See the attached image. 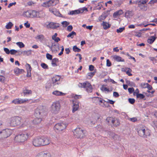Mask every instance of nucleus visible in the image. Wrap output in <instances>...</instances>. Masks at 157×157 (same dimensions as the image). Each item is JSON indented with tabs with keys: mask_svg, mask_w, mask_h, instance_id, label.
Segmentation results:
<instances>
[{
	"mask_svg": "<svg viewBox=\"0 0 157 157\" xmlns=\"http://www.w3.org/2000/svg\"><path fill=\"white\" fill-rule=\"evenodd\" d=\"M157 2V0H151L149 2L148 4H153L156 3Z\"/></svg>",
	"mask_w": 157,
	"mask_h": 157,
	"instance_id": "nucleus-61",
	"label": "nucleus"
},
{
	"mask_svg": "<svg viewBox=\"0 0 157 157\" xmlns=\"http://www.w3.org/2000/svg\"><path fill=\"white\" fill-rule=\"evenodd\" d=\"M42 146L48 145L51 142L50 139L48 137H40Z\"/></svg>",
	"mask_w": 157,
	"mask_h": 157,
	"instance_id": "nucleus-11",
	"label": "nucleus"
},
{
	"mask_svg": "<svg viewBox=\"0 0 157 157\" xmlns=\"http://www.w3.org/2000/svg\"><path fill=\"white\" fill-rule=\"evenodd\" d=\"M23 93L24 95H25L31 94L32 92L31 90L25 88L23 90Z\"/></svg>",
	"mask_w": 157,
	"mask_h": 157,
	"instance_id": "nucleus-30",
	"label": "nucleus"
},
{
	"mask_svg": "<svg viewBox=\"0 0 157 157\" xmlns=\"http://www.w3.org/2000/svg\"><path fill=\"white\" fill-rule=\"evenodd\" d=\"M106 17L104 16L103 15H101L100 17L99 18V20L100 21H101L102 20H104Z\"/></svg>",
	"mask_w": 157,
	"mask_h": 157,
	"instance_id": "nucleus-62",
	"label": "nucleus"
},
{
	"mask_svg": "<svg viewBox=\"0 0 157 157\" xmlns=\"http://www.w3.org/2000/svg\"><path fill=\"white\" fill-rule=\"evenodd\" d=\"M50 6H54L59 3V0H49Z\"/></svg>",
	"mask_w": 157,
	"mask_h": 157,
	"instance_id": "nucleus-25",
	"label": "nucleus"
},
{
	"mask_svg": "<svg viewBox=\"0 0 157 157\" xmlns=\"http://www.w3.org/2000/svg\"><path fill=\"white\" fill-rule=\"evenodd\" d=\"M41 6L43 7L48 8L50 6L49 1L44 2Z\"/></svg>",
	"mask_w": 157,
	"mask_h": 157,
	"instance_id": "nucleus-38",
	"label": "nucleus"
},
{
	"mask_svg": "<svg viewBox=\"0 0 157 157\" xmlns=\"http://www.w3.org/2000/svg\"><path fill=\"white\" fill-rule=\"evenodd\" d=\"M73 49L74 51L77 52H79L80 50V49L78 48L76 46H75L73 47Z\"/></svg>",
	"mask_w": 157,
	"mask_h": 157,
	"instance_id": "nucleus-48",
	"label": "nucleus"
},
{
	"mask_svg": "<svg viewBox=\"0 0 157 157\" xmlns=\"http://www.w3.org/2000/svg\"><path fill=\"white\" fill-rule=\"evenodd\" d=\"M105 101L103 100L101 98V100L99 101V102L98 104L99 105L101 106L104 107L105 106V105L104 104V102Z\"/></svg>",
	"mask_w": 157,
	"mask_h": 157,
	"instance_id": "nucleus-42",
	"label": "nucleus"
},
{
	"mask_svg": "<svg viewBox=\"0 0 157 157\" xmlns=\"http://www.w3.org/2000/svg\"><path fill=\"white\" fill-rule=\"evenodd\" d=\"M122 71L125 72L129 76L132 75V74L131 73L132 70L130 68L127 67H125L124 68H122Z\"/></svg>",
	"mask_w": 157,
	"mask_h": 157,
	"instance_id": "nucleus-20",
	"label": "nucleus"
},
{
	"mask_svg": "<svg viewBox=\"0 0 157 157\" xmlns=\"http://www.w3.org/2000/svg\"><path fill=\"white\" fill-rule=\"evenodd\" d=\"M134 35L136 37H139L141 36V33L140 32H135Z\"/></svg>",
	"mask_w": 157,
	"mask_h": 157,
	"instance_id": "nucleus-56",
	"label": "nucleus"
},
{
	"mask_svg": "<svg viewBox=\"0 0 157 157\" xmlns=\"http://www.w3.org/2000/svg\"><path fill=\"white\" fill-rule=\"evenodd\" d=\"M28 137L27 134H22L17 136L15 139L19 143H22L27 140Z\"/></svg>",
	"mask_w": 157,
	"mask_h": 157,
	"instance_id": "nucleus-8",
	"label": "nucleus"
},
{
	"mask_svg": "<svg viewBox=\"0 0 157 157\" xmlns=\"http://www.w3.org/2000/svg\"><path fill=\"white\" fill-rule=\"evenodd\" d=\"M28 101V100L27 99H21L18 98L16 99L13 100L12 102L13 103H14L15 104H22Z\"/></svg>",
	"mask_w": 157,
	"mask_h": 157,
	"instance_id": "nucleus-14",
	"label": "nucleus"
},
{
	"mask_svg": "<svg viewBox=\"0 0 157 157\" xmlns=\"http://www.w3.org/2000/svg\"><path fill=\"white\" fill-rule=\"evenodd\" d=\"M133 15V13L132 11L127 10L125 13V17L127 18H130Z\"/></svg>",
	"mask_w": 157,
	"mask_h": 157,
	"instance_id": "nucleus-22",
	"label": "nucleus"
},
{
	"mask_svg": "<svg viewBox=\"0 0 157 157\" xmlns=\"http://www.w3.org/2000/svg\"><path fill=\"white\" fill-rule=\"evenodd\" d=\"M156 35L155 36H151L148 40L147 42L150 44H152L156 39Z\"/></svg>",
	"mask_w": 157,
	"mask_h": 157,
	"instance_id": "nucleus-27",
	"label": "nucleus"
},
{
	"mask_svg": "<svg viewBox=\"0 0 157 157\" xmlns=\"http://www.w3.org/2000/svg\"><path fill=\"white\" fill-rule=\"evenodd\" d=\"M4 50L5 52L7 54H9L10 53V51L7 48H4Z\"/></svg>",
	"mask_w": 157,
	"mask_h": 157,
	"instance_id": "nucleus-60",
	"label": "nucleus"
},
{
	"mask_svg": "<svg viewBox=\"0 0 157 157\" xmlns=\"http://www.w3.org/2000/svg\"><path fill=\"white\" fill-rule=\"evenodd\" d=\"M59 60L57 58H55L53 59L52 61V64L53 67L56 66L57 65L56 63L58 62Z\"/></svg>",
	"mask_w": 157,
	"mask_h": 157,
	"instance_id": "nucleus-35",
	"label": "nucleus"
},
{
	"mask_svg": "<svg viewBox=\"0 0 157 157\" xmlns=\"http://www.w3.org/2000/svg\"><path fill=\"white\" fill-rule=\"evenodd\" d=\"M16 44L20 48H23L25 47V45L22 42H17Z\"/></svg>",
	"mask_w": 157,
	"mask_h": 157,
	"instance_id": "nucleus-44",
	"label": "nucleus"
},
{
	"mask_svg": "<svg viewBox=\"0 0 157 157\" xmlns=\"http://www.w3.org/2000/svg\"><path fill=\"white\" fill-rule=\"evenodd\" d=\"M137 130L139 135L140 136L146 137L150 135V131L143 125H138Z\"/></svg>",
	"mask_w": 157,
	"mask_h": 157,
	"instance_id": "nucleus-1",
	"label": "nucleus"
},
{
	"mask_svg": "<svg viewBox=\"0 0 157 157\" xmlns=\"http://www.w3.org/2000/svg\"><path fill=\"white\" fill-rule=\"evenodd\" d=\"M79 86L82 88H86L88 92L90 93L92 92V88L90 84L88 82L83 83H80L79 84Z\"/></svg>",
	"mask_w": 157,
	"mask_h": 157,
	"instance_id": "nucleus-5",
	"label": "nucleus"
},
{
	"mask_svg": "<svg viewBox=\"0 0 157 157\" xmlns=\"http://www.w3.org/2000/svg\"><path fill=\"white\" fill-rule=\"evenodd\" d=\"M111 65V63L109 60L108 59L106 60V66L108 67H110Z\"/></svg>",
	"mask_w": 157,
	"mask_h": 157,
	"instance_id": "nucleus-64",
	"label": "nucleus"
},
{
	"mask_svg": "<svg viewBox=\"0 0 157 157\" xmlns=\"http://www.w3.org/2000/svg\"><path fill=\"white\" fill-rule=\"evenodd\" d=\"M60 78V77L58 75H56L53 77L52 79V83L53 85H55L56 84H59Z\"/></svg>",
	"mask_w": 157,
	"mask_h": 157,
	"instance_id": "nucleus-17",
	"label": "nucleus"
},
{
	"mask_svg": "<svg viewBox=\"0 0 157 157\" xmlns=\"http://www.w3.org/2000/svg\"><path fill=\"white\" fill-rule=\"evenodd\" d=\"M128 119L129 121L134 122L137 121V120L136 117L128 118Z\"/></svg>",
	"mask_w": 157,
	"mask_h": 157,
	"instance_id": "nucleus-52",
	"label": "nucleus"
},
{
	"mask_svg": "<svg viewBox=\"0 0 157 157\" xmlns=\"http://www.w3.org/2000/svg\"><path fill=\"white\" fill-rule=\"evenodd\" d=\"M37 17H38V18L43 17L45 16V13L43 12H38V14H37Z\"/></svg>",
	"mask_w": 157,
	"mask_h": 157,
	"instance_id": "nucleus-39",
	"label": "nucleus"
},
{
	"mask_svg": "<svg viewBox=\"0 0 157 157\" xmlns=\"http://www.w3.org/2000/svg\"><path fill=\"white\" fill-rule=\"evenodd\" d=\"M113 124L114 126L116 127L119 126L120 124V121L117 118H115Z\"/></svg>",
	"mask_w": 157,
	"mask_h": 157,
	"instance_id": "nucleus-31",
	"label": "nucleus"
},
{
	"mask_svg": "<svg viewBox=\"0 0 157 157\" xmlns=\"http://www.w3.org/2000/svg\"><path fill=\"white\" fill-rule=\"evenodd\" d=\"M44 38V36L43 35H40L37 36L36 38L39 40H43Z\"/></svg>",
	"mask_w": 157,
	"mask_h": 157,
	"instance_id": "nucleus-55",
	"label": "nucleus"
},
{
	"mask_svg": "<svg viewBox=\"0 0 157 157\" xmlns=\"http://www.w3.org/2000/svg\"><path fill=\"white\" fill-rule=\"evenodd\" d=\"M101 98L98 97H95L93 98V100L94 101V102L96 103L97 105L98 104L99 101L101 100Z\"/></svg>",
	"mask_w": 157,
	"mask_h": 157,
	"instance_id": "nucleus-37",
	"label": "nucleus"
},
{
	"mask_svg": "<svg viewBox=\"0 0 157 157\" xmlns=\"http://www.w3.org/2000/svg\"><path fill=\"white\" fill-rule=\"evenodd\" d=\"M76 35V33L74 31H72L67 35V37H71V38H73L74 36Z\"/></svg>",
	"mask_w": 157,
	"mask_h": 157,
	"instance_id": "nucleus-41",
	"label": "nucleus"
},
{
	"mask_svg": "<svg viewBox=\"0 0 157 157\" xmlns=\"http://www.w3.org/2000/svg\"><path fill=\"white\" fill-rule=\"evenodd\" d=\"M54 13H53L54 15L58 16H60L61 14H60L59 12V11L57 9L56 10V11L55 12H54Z\"/></svg>",
	"mask_w": 157,
	"mask_h": 157,
	"instance_id": "nucleus-50",
	"label": "nucleus"
},
{
	"mask_svg": "<svg viewBox=\"0 0 157 157\" xmlns=\"http://www.w3.org/2000/svg\"><path fill=\"white\" fill-rule=\"evenodd\" d=\"M136 95L137 98L140 99H143L145 97V96L141 94H138Z\"/></svg>",
	"mask_w": 157,
	"mask_h": 157,
	"instance_id": "nucleus-46",
	"label": "nucleus"
},
{
	"mask_svg": "<svg viewBox=\"0 0 157 157\" xmlns=\"http://www.w3.org/2000/svg\"><path fill=\"white\" fill-rule=\"evenodd\" d=\"M59 27V24L57 23L50 22L46 25V27L48 29H56Z\"/></svg>",
	"mask_w": 157,
	"mask_h": 157,
	"instance_id": "nucleus-15",
	"label": "nucleus"
},
{
	"mask_svg": "<svg viewBox=\"0 0 157 157\" xmlns=\"http://www.w3.org/2000/svg\"><path fill=\"white\" fill-rule=\"evenodd\" d=\"M41 66L44 69H47L48 68V66L44 63H42L41 64Z\"/></svg>",
	"mask_w": 157,
	"mask_h": 157,
	"instance_id": "nucleus-47",
	"label": "nucleus"
},
{
	"mask_svg": "<svg viewBox=\"0 0 157 157\" xmlns=\"http://www.w3.org/2000/svg\"><path fill=\"white\" fill-rule=\"evenodd\" d=\"M53 52H55L59 50V45L58 43H52L51 46H48Z\"/></svg>",
	"mask_w": 157,
	"mask_h": 157,
	"instance_id": "nucleus-13",
	"label": "nucleus"
},
{
	"mask_svg": "<svg viewBox=\"0 0 157 157\" xmlns=\"http://www.w3.org/2000/svg\"><path fill=\"white\" fill-rule=\"evenodd\" d=\"M26 67L27 68L28 77H30L31 76V68L30 64L27 63L26 65Z\"/></svg>",
	"mask_w": 157,
	"mask_h": 157,
	"instance_id": "nucleus-26",
	"label": "nucleus"
},
{
	"mask_svg": "<svg viewBox=\"0 0 157 157\" xmlns=\"http://www.w3.org/2000/svg\"><path fill=\"white\" fill-rule=\"evenodd\" d=\"M115 118H113L111 117H108L106 118V120L109 123H111L113 124Z\"/></svg>",
	"mask_w": 157,
	"mask_h": 157,
	"instance_id": "nucleus-40",
	"label": "nucleus"
},
{
	"mask_svg": "<svg viewBox=\"0 0 157 157\" xmlns=\"http://www.w3.org/2000/svg\"><path fill=\"white\" fill-rule=\"evenodd\" d=\"M56 9L55 8H50L49 9V11L52 13H54L56 11Z\"/></svg>",
	"mask_w": 157,
	"mask_h": 157,
	"instance_id": "nucleus-49",
	"label": "nucleus"
},
{
	"mask_svg": "<svg viewBox=\"0 0 157 157\" xmlns=\"http://www.w3.org/2000/svg\"><path fill=\"white\" fill-rule=\"evenodd\" d=\"M140 86L143 89L147 88L148 90H151L153 89L152 86L148 83L145 82L141 83Z\"/></svg>",
	"mask_w": 157,
	"mask_h": 157,
	"instance_id": "nucleus-16",
	"label": "nucleus"
},
{
	"mask_svg": "<svg viewBox=\"0 0 157 157\" xmlns=\"http://www.w3.org/2000/svg\"><path fill=\"white\" fill-rule=\"evenodd\" d=\"M85 131L81 128L77 127L73 130V133L74 136L77 138H81L85 136Z\"/></svg>",
	"mask_w": 157,
	"mask_h": 157,
	"instance_id": "nucleus-3",
	"label": "nucleus"
},
{
	"mask_svg": "<svg viewBox=\"0 0 157 157\" xmlns=\"http://www.w3.org/2000/svg\"><path fill=\"white\" fill-rule=\"evenodd\" d=\"M20 54H23L24 55L29 56L31 54V51L30 50L28 51H24L23 52H21Z\"/></svg>",
	"mask_w": 157,
	"mask_h": 157,
	"instance_id": "nucleus-33",
	"label": "nucleus"
},
{
	"mask_svg": "<svg viewBox=\"0 0 157 157\" xmlns=\"http://www.w3.org/2000/svg\"><path fill=\"white\" fill-rule=\"evenodd\" d=\"M21 118L19 117H14L11 118L10 124L12 126H15L21 124Z\"/></svg>",
	"mask_w": 157,
	"mask_h": 157,
	"instance_id": "nucleus-6",
	"label": "nucleus"
},
{
	"mask_svg": "<svg viewBox=\"0 0 157 157\" xmlns=\"http://www.w3.org/2000/svg\"><path fill=\"white\" fill-rule=\"evenodd\" d=\"M148 0H139L137 2H138V6L139 7H140V6L142 5H144L148 1Z\"/></svg>",
	"mask_w": 157,
	"mask_h": 157,
	"instance_id": "nucleus-29",
	"label": "nucleus"
},
{
	"mask_svg": "<svg viewBox=\"0 0 157 157\" xmlns=\"http://www.w3.org/2000/svg\"><path fill=\"white\" fill-rule=\"evenodd\" d=\"M18 52V51L14 49H12L10 50V53L11 55L15 54Z\"/></svg>",
	"mask_w": 157,
	"mask_h": 157,
	"instance_id": "nucleus-53",
	"label": "nucleus"
},
{
	"mask_svg": "<svg viewBox=\"0 0 157 157\" xmlns=\"http://www.w3.org/2000/svg\"><path fill=\"white\" fill-rule=\"evenodd\" d=\"M43 110L39 108H37L35 111V116L37 117L33 121V123L37 124L40 123L42 120V117L43 114Z\"/></svg>",
	"mask_w": 157,
	"mask_h": 157,
	"instance_id": "nucleus-2",
	"label": "nucleus"
},
{
	"mask_svg": "<svg viewBox=\"0 0 157 157\" xmlns=\"http://www.w3.org/2000/svg\"><path fill=\"white\" fill-rule=\"evenodd\" d=\"M11 134V130L8 129H3L0 132V140L7 138Z\"/></svg>",
	"mask_w": 157,
	"mask_h": 157,
	"instance_id": "nucleus-7",
	"label": "nucleus"
},
{
	"mask_svg": "<svg viewBox=\"0 0 157 157\" xmlns=\"http://www.w3.org/2000/svg\"><path fill=\"white\" fill-rule=\"evenodd\" d=\"M14 71L16 75H18L19 74L24 72L25 71L23 69H20L17 67L14 69Z\"/></svg>",
	"mask_w": 157,
	"mask_h": 157,
	"instance_id": "nucleus-21",
	"label": "nucleus"
},
{
	"mask_svg": "<svg viewBox=\"0 0 157 157\" xmlns=\"http://www.w3.org/2000/svg\"><path fill=\"white\" fill-rule=\"evenodd\" d=\"M128 101L131 104H133L135 102V100L133 98H129Z\"/></svg>",
	"mask_w": 157,
	"mask_h": 157,
	"instance_id": "nucleus-63",
	"label": "nucleus"
},
{
	"mask_svg": "<svg viewBox=\"0 0 157 157\" xmlns=\"http://www.w3.org/2000/svg\"><path fill=\"white\" fill-rule=\"evenodd\" d=\"M60 107V102L59 101L54 102L51 106V111L53 113L57 114L59 112Z\"/></svg>",
	"mask_w": 157,
	"mask_h": 157,
	"instance_id": "nucleus-4",
	"label": "nucleus"
},
{
	"mask_svg": "<svg viewBox=\"0 0 157 157\" xmlns=\"http://www.w3.org/2000/svg\"><path fill=\"white\" fill-rule=\"evenodd\" d=\"M111 57L114 60L117 62H123L124 61V60L122 59L121 57L117 55H114L112 56Z\"/></svg>",
	"mask_w": 157,
	"mask_h": 157,
	"instance_id": "nucleus-19",
	"label": "nucleus"
},
{
	"mask_svg": "<svg viewBox=\"0 0 157 157\" xmlns=\"http://www.w3.org/2000/svg\"><path fill=\"white\" fill-rule=\"evenodd\" d=\"M33 144L35 147L42 146L40 137H36L34 138L33 141Z\"/></svg>",
	"mask_w": 157,
	"mask_h": 157,
	"instance_id": "nucleus-10",
	"label": "nucleus"
},
{
	"mask_svg": "<svg viewBox=\"0 0 157 157\" xmlns=\"http://www.w3.org/2000/svg\"><path fill=\"white\" fill-rule=\"evenodd\" d=\"M31 10L25 11L23 13V16L26 17H31Z\"/></svg>",
	"mask_w": 157,
	"mask_h": 157,
	"instance_id": "nucleus-28",
	"label": "nucleus"
},
{
	"mask_svg": "<svg viewBox=\"0 0 157 157\" xmlns=\"http://www.w3.org/2000/svg\"><path fill=\"white\" fill-rule=\"evenodd\" d=\"M115 5L117 6H119L121 4L120 3V2L117 0H116L114 1Z\"/></svg>",
	"mask_w": 157,
	"mask_h": 157,
	"instance_id": "nucleus-59",
	"label": "nucleus"
},
{
	"mask_svg": "<svg viewBox=\"0 0 157 157\" xmlns=\"http://www.w3.org/2000/svg\"><path fill=\"white\" fill-rule=\"evenodd\" d=\"M36 157H52V156L50 152L47 151H43L38 153Z\"/></svg>",
	"mask_w": 157,
	"mask_h": 157,
	"instance_id": "nucleus-12",
	"label": "nucleus"
},
{
	"mask_svg": "<svg viewBox=\"0 0 157 157\" xmlns=\"http://www.w3.org/2000/svg\"><path fill=\"white\" fill-rule=\"evenodd\" d=\"M124 29V27L120 28L117 30V33H120L122 32Z\"/></svg>",
	"mask_w": 157,
	"mask_h": 157,
	"instance_id": "nucleus-54",
	"label": "nucleus"
},
{
	"mask_svg": "<svg viewBox=\"0 0 157 157\" xmlns=\"http://www.w3.org/2000/svg\"><path fill=\"white\" fill-rule=\"evenodd\" d=\"M101 89L102 91L103 92L107 91V92H108L109 91V90L107 88L103 86H101Z\"/></svg>",
	"mask_w": 157,
	"mask_h": 157,
	"instance_id": "nucleus-45",
	"label": "nucleus"
},
{
	"mask_svg": "<svg viewBox=\"0 0 157 157\" xmlns=\"http://www.w3.org/2000/svg\"><path fill=\"white\" fill-rule=\"evenodd\" d=\"M64 27H66L69 24V23L66 21H64L61 23Z\"/></svg>",
	"mask_w": 157,
	"mask_h": 157,
	"instance_id": "nucleus-51",
	"label": "nucleus"
},
{
	"mask_svg": "<svg viewBox=\"0 0 157 157\" xmlns=\"http://www.w3.org/2000/svg\"><path fill=\"white\" fill-rule=\"evenodd\" d=\"M52 94L56 96H64L66 94L65 93H63L62 92L57 90L53 91L52 92Z\"/></svg>",
	"mask_w": 157,
	"mask_h": 157,
	"instance_id": "nucleus-23",
	"label": "nucleus"
},
{
	"mask_svg": "<svg viewBox=\"0 0 157 157\" xmlns=\"http://www.w3.org/2000/svg\"><path fill=\"white\" fill-rule=\"evenodd\" d=\"M102 25L104 29H108L110 26V25L109 23L104 21L102 22Z\"/></svg>",
	"mask_w": 157,
	"mask_h": 157,
	"instance_id": "nucleus-32",
	"label": "nucleus"
},
{
	"mask_svg": "<svg viewBox=\"0 0 157 157\" xmlns=\"http://www.w3.org/2000/svg\"><path fill=\"white\" fill-rule=\"evenodd\" d=\"M67 124L63 122L58 123L56 124L55 126V130L57 132H60L64 129L67 127Z\"/></svg>",
	"mask_w": 157,
	"mask_h": 157,
	"instance_id": "nucleus-9",
	"label": "nucleus"
},
{
	"mask_svg": "<svg viewBox=\"0 0 157 157\" xmlns=\"http://www.w3.org/2000/svg\"><path fill=\"white\" fill-rule=\"evenodd\" d=\"M31 17H37L38 11L35 10H31Z\"/></svg>",
	"mask_w": 157,
	"mask_h": 157,
	"instance_id": "nucleus-34",
	"label": "nucleus"
},
{
	"mask_svg": "<svg viewBox=\"0 0 157 157\" xmlns=\"http://www.w3.org/2000/svg\"><path fill=\"white\" fill-rule=\"evenodd\" d=\"M123 11L121 10H120L114 12L113 14V16L114 17H117L123 14Z\"/></svg>",
	"mask_w": 157,
	"mask_h": 157,
	"instance_id": "nucleus-24",
	"label": "nucleus"
},
{
	"mask_svg": "<svg viewBox=\"0 0 157 157\" xmlns=\"http://www.w3.org/2000/svg\"><path fill=\"white\" fill-rule=\"evenodd\" d=\"M13 26V24L11 22H9L6 26V28L7 29H11Z\"/></svg>",
	"mask_w": 157,
	"mask_h": 157,
	"instance_id": "nucleus-43",
	"label": "nucleus"
},
{
	"mask_svg": "<svg viewBox=\"0 0 157 157\" xmlns=\"http://www.w3.org/2000/svg\"><path fill=\"white\" fill-rule=\"evenodd\" d=\"M81 11L79 10H72L69 12V15H75L78 14L80 13Z\"/></svg>",
	"mask_w": 157,
	"mask_h": 157,
	"instance_id": "nucleus-36",
	"label": "nucleus"
},
{
	"mask_svg": "<svg viewBox=\"0 0 157 157\" xmlns=\"http://www.w3.org/2000/svg\"><path fill=\"white\" fill-rule=\"evenodd\" d=\"M108 133L110 137L113 138H114L115 134L114 133L112 132H108Z\"/></svg>",
	"mask_w": 157,
	"mask_h": 157,
	"instance_id": "nucleus-58",
	"label": "nucleus"
},
{
	"mask_svg": "<svg viewBox=\"0 0 157 157\" xmlns=\"http://www.w3.org/2000/svg\"><path fill=\"white\" fill-rule=\"evenodd\" d=\"M46 57L48 59H49V60L52 59V56L50 55L49 53H47L46 54Z\"/></svg>",
	"mask_w": 157,
	"mask_h": 157,
	"instance_id": "nucleus-57",
	"label": "nucleus"
},
{
	"mask_svg": "<svg viewBox=\"0 0 157 157\" xmlns=\"http://www.w3.org/2000/svg\"><path fill=\"white\" fill-rule=\"evenodd\" d=\"M73 104L72 112L74 113L78 109L79 107V102L78 101L74 102L73 101Z\"/></svg>",
	"mask_w": 157,
	"mask_h": 157,
	"instance_id": "nucleus-18",
	"label": "nucleus"
}]
</instances>
